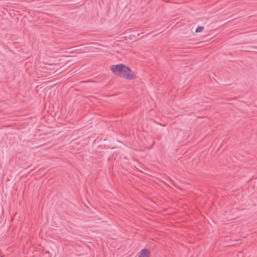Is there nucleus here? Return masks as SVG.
<instances>
[{"mask_svg":"<svg viewBox=\"0 0 257 257\" xmlns=\"http://www.w3.org/2000/svg\"><path fill=\"white\" fill-rule=\"evenodd\" d=\"M150 251L147 249H143L141 250L139 257H149Z\"/></svg>","mask_w":257,"mask_h":257,"instance_id":"nucleus-2","label":"nucleus"},{"mask_svg":"<svg viewBox=\"0 0 257 257\" xmlns=\"http://www.w3.org/2000/svg\"><path fill=\"white\" fill-rule=\"evenodd\" d=\"M204 27L202 26L198 27L195 30V32H202L204 30Z\"/></svg>","mask_w":257,"mask_h":257,"instance_id":"nucleus-3","label":"nucleus"},{"mask_svg":"<svg viewBox=\"0 0 257 257\" xmlns=\"http://www.w3.org/2000/svg\"><path fill=\"white\" fill-rule=\"evenodd\" d=\"M110 69L113 73L126 79L131 80L137 78L136 73L129 67L123 64L112 65L110 66Z\"/></svg>","mask_w":257,"mask_h":257,"instance_id":"nucleus-1","label":"nucleus"},{"mask_svg":"<svg viewBox=\"0 0 257 257\" xmlns=\"http://www.w3.org/2000/svg\"><path fill=\"white\" fill-rule=\"evenodd\" d=\"M135 31H131L130 32H135Z\"/></svg>","mask_w":257,"mask_h":257,"instance_id":"nucleus-4","label":"nucleus"}]
</instances>
